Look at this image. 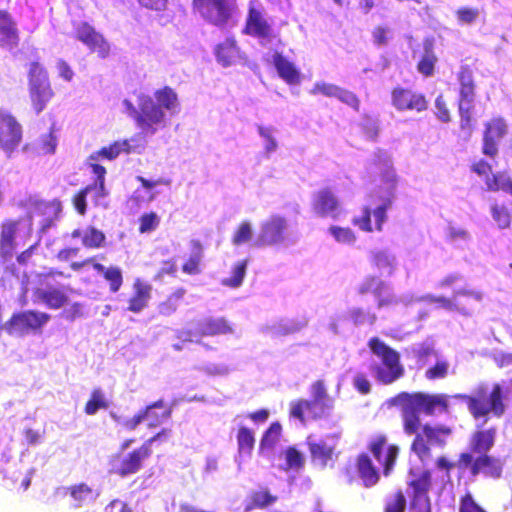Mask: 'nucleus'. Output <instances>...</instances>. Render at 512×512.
Masks as SVG:
<instances>
[{"label":"nucleus","mask_w":512,"mask_h":512,"mask_svg":"<svg viewBox=\"0 0 512 512\" xmlns=\"http://www.w3.org/2000/svg\"><path fill=\"white\" fill-rule=\"evenodd\" d=\"M389 406L399 407L404 433H413L421 427L420 414L434 416L449 412V396L443 393L400 392L388 400Z\"/></svg>","instance_id":"nucleus-1"},{"label":"nucleus","mask_w":512,"mask_h":512,"mask_svg":"<svg viewBox=\"0 0 512 512\" xmlns=\"http://www.w3.org/2000/svg\"><path fill=\"white\" fill-rule=\"evenodd\" d=\"M395 186V175L392 169H387L386 188L379 187L370 196L373 202H378L377 206L373 210L365 206L362 210V215L352 219V224L368 233L382 231L383 224L387 220V210L391 208L393 203Z\"/></svg>","instance_id":"nucleus-2"},{"label":"nucleus","mask_w":512,"mask_h":512,"mask_svg":"<svg viewBox=\"0 0 512 512\" xmlns=\"http://www.w3.org/2000/svg\"><path fill=\"white\" fill-rule=\"evenodd\" d=\"M461 399L474 419L486 418L490 413L501 417L506 410L504 392L500 384L493 385L488 391L486 385H479L472 394H459L455 396Z\"/></svg>","instance_id":"nucleus-3"},{"label":"nucleus","mask_w":512,"mask_h":512,"mask_svg":"<svg viewBox=\"0 0 512 512\" xmlns=\"http://www.w3.org/2000/svg\"><path fill=\"white\" fill-rule=\"evenodd\" d=\"M453 429L448 425L421 423L419 430L413 433H405L408 436L414 435L410 444V452L413 453L421 463L430 461L433 458L432 448L445 449Z\"/></svg>","instance_id":"nucleus-4"},{"label":"nucleus","mask_w":512,"mask_h":512,"mask_svg":"<svg viewBox=\"0 0 512 512\" xmlns=\"http://www.w3.org/2000/svg\"><path fill=\"white\" fill-rule=\"evenodd\" d=\"M457 80L459 82V127L467 136H471L475 127L473 103L476 84L473 78V69L469 65H461L457 73Z\"/></svg>","instance_id":"nucleus-5"},{"label":"nucleus","mask_w":512,"mask_h":512,"mask_svg":"<svg viewBox=\"0 0 512 512\" xmlns=\"http://www.w3.org/2000/svg\"><path fill=\"white\" fill-rule=\"evenodd\" d=\"M28 96L35 114L43 112L55 96L48 71L38 61L30 63L27 74Z\"/></svg>","instance_id":"nucleus-6"},{"label":"nucleus","mask_w":512,"mask_h":512,"mask_svg":"<svg viewBox=\"0 0 512 512\" xmlns=\"http://www.w3.org/2000/svg\"><path fill=\"white\" fill-rule=\"evenodd\" d=\"M368 346L373 354L379 357L382 365H375L372 371L376 379L385 385L392 384L404 375V368L400 363L398 352L381 341L378 337L369 340Z\"/></svg>","instance_id":"nucleus-7"},{"label":"nucleus","mask_w":512,"mask_h":512,"mask_svg":"<svg viewBox=\"0 0 512 512\" xmlns=\"http://www.w3.org/2000/svg\"><path fill=\"white\" fill-rule=\"evenodd\" d=\"M51 316L46 312L28 309L14 312L4 323L8 335L25 336L30 333H40L50 321Z\"/></svg>","instance_id":"nucleus-8"},{"label":"nucleus","mask_w":512,"mask_h":512,"mask_svg":"<svg viewBox=\"0 0 512 512\" xmlns=\"http://www.w3.org/2000/svg\"><path fill=\"white\" fill-rule=\"evenodd\" d=\"M460 465L466 467V472L472 477L482 475L485 478L498 480L503 475V460L489 453L474 456L468 451L460 452Z\"/></svg>","instance_id":"nucleus-9"},{"label":"nucleus","mask_w":512,"mask_h":512,"mask_svg":"<svg viewBox=\"0 0 512 512\" xmlns=\"http://www.w3.org/2000/svg\"><path fill=\"white\" fill-rule=\"evenodd\" d=\"M193 9L209 24L224 27L233 18L236 0H193Z\"/></svg>","instance_id":"nucleus-10"},{"label":"nucleus","mask_w":512,"mask_h":512,"mask_svg":"<svg viewBox=\"0 0 512 512\" xmlns=\"http://www.w3.org/2000/svg\"><path fill=\"white\" fill-rule=\"evenodd\" d=\"M63 275L61 271L50 270L36 276L38 287L34 290V295L50 309L57 310L68 304L66 287L53 286L51 283V279L55 276Z\"/></svg>","instance_id":"nucleus-11"},{"label":"nucleus","mask_w":512,"mask_h":512,"mask_svg":"<svg viewBox=\"0 0 512 512\" xmlns=\"http://www.w3.org/2000/svg\"><path fill=\"white\" fill-rule=\"evenodd\" d=\"M242 33L260 40L271 41L274 31L259 0H250Z\"/></svg>","instance_id":"nucleus-12"},{"label":"nucleus","mask_w":512,"mask_h":512,"mask_svg":"<svg viewBox=\"0 0 512 512\" xmlns=\"http://www.w3.org/2000/svg\"><path fill=\"white\" fill-rule=\"evenodd\" d=\"M367 450L382 467L383 475L389 476L395 467L400 451L399 447L389 443L386 434L378 433L369 440Z\"/></svg>","instance_id":"nucleus-13"},{"label":"nucleus","mask_w":512,"mask_h":512,"mask_svg":"<svg viewBox=\"0 0 512 512\" xmlns=\"http://www.w3.org/2000/svg\"><path fill=\"white\" fill-rule=\"evenodd\" d=\"M152 455L149 442H143L141 446L127 453L122 459L114 461L110 473L121 478L138 473L146 460Z\"/></svg>","instance_id":"nucleus-14"},{"label":"nucleus","mask_w":512,"mask_h":512,"mask_svg":"<svg viewBox=\"0 0 512 512\" xmlns=\"http://www.w3.org/2000/svg\"><path fill=\"white\" fill-rule=\"evenodd\" d=\"M165 114L162 108L150 97H143L139 103V112L135 122L143 134H154L164 122Z\"/></svg>","instance_id":"nucleus-15"},{"label":"nucleus","mask_w":512,"mask_h":512,"mask_svg":"<svg viewBox=\"0 0 512 512\" xmlns=\"http://www.w3.org/2000/svg\"><path fill=\"white\" fill-rule=\"evenodd\" d=\"M287 220L285 217L274 214L261 223L260 232L255 239L256 247L274 246L285 240L287 230Z\"/></svg>","instance_id":"nucleus-16"},{"label":"nucleus","mask_w":512,"mask_h":512,"mask_svg":"<svg viewBox=\"0 0 512 512\" xmlns=\"http://www.w3.org/2000/svg\"><path fill=\"white\" fill-rule=\"evenodd\" d=\"M75 37L83 43L91 53L105 59L110 55L111 47L104 36L87 22H81L75 26Z\"/></svg>","instance_id":"nucleus-17"},{"label":"nucleus","mask_w":512,"mask_h":512,"mask_svg":"<svg viewBox=\"0 0 512 512\" xmlns=\"http://www.w3.org/2000/svg\"><path fill=\"white\" fill-rule=\"evenodd\" d=\"M391 103L397 111L423 112L428 108V100L423 93L410 88L396 86L391 91Z\"/></svg>","instance_id":"nucleus-18"},{"label":"nucleus","mask_w":512,"mask_h":512,"mask_svg":"<svg viewBox=\"0 0 512 512\" xmlns=\"http://www.w3.org/2000/svg\"><path fill=\"white\" fill-rule=\"evenodd\" d=\"M508 133V125L504 118L493 117L484 124L482 153L490 158H495L498 154L499 141Z\"/></svg>","instance_id":"nucleus-19"},{"label":"nucleus","mask_w":512,"mask_h":512,"mask_svg":"<svg viewBox=\"0 0 512 512\" xmlns=\"http://www.w3.org/2000/svg\"><path fill=\"white\" fill-rule=\"evenodd\" d=\"M22 141V127L16 119L0 111V147L11 154Z\"/></svg>","instance_id":"nucleus-20"},{"label":"nucleus","mask_w":512,"mask_h":512,"mask_svg":"<svg viewBox=\"0 0 512 512\" xmlns=\"http://www.w3.org/2000/svg\"><path fill=\"white\" fill-rule=\"evenodd\" d=\"M329 408L330 405L325 402L314 399H298L289 404V416L305 423L306 420L322 418Z\"/></svg>","instance_id":"nucleus-21"},{"label":"nucleus","mask_w":512,"mask_h":512,"mask_svg":"<svg viewBox=\"0 0 512 512\" xmlns=\"http://www.w3.org/2000/svg\"><path fill=\"white\" fill-rule=\"evenodd\" d=\"M312 209L320 217L337 218L341 211V203L330 187L318 190L312 200Z\"/></svg>","instance_id":"nucleus-22"},{"label":"nucleus","mask_w":512,"mask_h":512,"mask_svg":"<svg viewBox=\"0 0 512 512\" xmlns=\"http://www.w3.org/2000/svg\"><path fill=\"white\" fill-rule=\"evenodd\" d=\"M217 62L223 67L236 65L246 60L245 53L239 47L234 37H227L214 48Z\"/></svg>","instance_id":"nucleus-23"},{"label":"nucleus","mask_w":512,"mask_h":512,"mask_svg":"<svg viewBox=\"0 0 512 512\" xmlns=\"http://www.w3.org/2000/svg\"><path fill=\"white\" fill-rule=\"evenodd\" d=\"M355 469L365 488L376 486L381 479L379 468L373 463L371 456L362 452L355 458Z\"/></svg>","instance_id":"nucleus-24"},{"label":"nucleus","mask_w":512,"mask_h":512,"mask_svg":"<svg viewBox=\"0 0 512 512\" xmlns=\"http://www.w3.org/2000/svg\"><path fill=\"white\" fill-rule=\"evenodd\" d=\"M386 288L385 282L379 277L368 275L360 283L357 291L360 295L373 294L377 299V307L381 309L396 302L392 296L385 295Z\"/></svg>","instance_id":"nucleus-25"},{"label":"nucleus","mask_w":512,"mask_h":512,"mask_svg":"<svg viewBox=\"0 0 512 512\" xmlns=\"http://www.w3.org/2000/svg\"><path fill=\"white\" fill-rule=\"evenodd\" d=\"M497 429L490 427L487 429H476L469 438V447L473 455L488 453L495 445Z\"/></svg>","instance_id":"nucleus-26"},{"label":"nucleus","mask_w":512,"mask_h":512,"mask_svg":"<svg viewBox=\"0 0 512 512\" xmlns=\"http://www.w3.org/2000/svg\"><path fill=\"white\" fill-rule=\"evenodd\" d=\"M133 294L128 300L127 310L133 313H139L148 306L151 299L152 286L140 279L133 283Z\"/></svg>","instance_id":"nucleus-27"},{"label":"nucleus","mask_w":512,"mask_h":512,"mask_svg":"<svg viewBox=\"0 0 512 512\" xmlns=\"http://www.w3.org/2000/svg\"><path fill=\"white\" fill-rule=\"evenodd\" d=\"M278 500V497L271 493L268 487H260L259 489L252 490L246 498L244 505V512H250L255 509L264 510Z\"/></svg>","instance_id":"nucleus-28"},{"label":"nucleus","mask_w":512,"mask_h":512,"mask_svg":"<svg viewBox=\"0 0 512 512\" xmlns=\"http://www.w3.org/2000/svg\"><path fill=\"white\" fill-rule=\"evenodd\" d=\"M196 332L200 336H217L232 333L233 328L224 317H209L204 318L197 323Z\"/></svg>","instance_id":"nucleus-29"},{"label":"nucleus","mask_w":512,"mask_h":512,"mask_svg":"<svg viewBox=\"0 0 512 512\" xmlns=\"http://www.w3.org/2000/svg\"><path fill=\"white\" fill-rule=\"evenodd\" d=\"M273 64L279 75L288 85H297L301 82V73L295 65L281 53L273 54Z\"/></svg>","instance_id":"nucleus-30"},{"label":"nucleus","mask_w":512,"mask_h":512,"mask_svg":"<svg viewBox=\"0 0 512 512\" xmlns=\"http://www.w3.org/2000/svg\"><path fill=\"white\" fill-rule=\"evenodd\" d=\"M432 485L431 473L428 470L416 475L408 482V487L412 489L410 502L430 501L429 491Z\"/></svg>","instance_id":"nucleus-31"},{"label":"nucleus","mask_w":512,"mask_h":512,"mask_svg":"<svg viewBox=\"0 0 512 512\" xmlns=\"http://www.w3.org/2000/svg\"><path fill=\"white\" fill-rule=\"evenodd\" d=\"M145 420L149 427H157L170 418L172 410L164 400L159 399L143 408Z\"/></svg>","instance_id":"nucleus-32"},{"label":"nucleus","mask_w":512,"mask_h":512,"mask_svg":"<svg viewBox=\"0 0 512 512\" xmlns=\"http://www.w3.org/2000/svg\"><path fill=\"white\" fill-rule=\"evenodd\" d=\"M424 52L417 63V71L424 77H431L435 72L438 58L434 52L432 40H425L423 43Z\"/></svg>","instance_id":"nucleus-33"},{"label":"nucleus","mask_w":512,"mask_h":512,"mask_svg":"<svg viewBox=\"0 0 512 512\" xmlns=\"http://www.w3.org/2000/svg\"><path fill=\"white\" fill-rule=\"evenodd\" d=\"M187 290L184 287L174 289L163 301L157 305V311L162 316L174 314L183 302Z\"/></svg>","instance_id":"nucleus-34"},{"label":"nucleus","mask_w":512,"mask_h":512,"mask_svg":"<svg viewBox=\"0 0 512 512\" xmlns=\"http://www.w3.org/2000/svg\"><path fill=\"white\" fill-rule=\"evenodd\" d=\"M192 252L188 259L182 264V272L187 275H197L201 273V264L203 260V245L198 240L191 242Z\"/></svg>","instance_id":"nucleus-35"},{"label":"nucleus","mask_w":512,"mask_h":512,"mask_svg":"<svg viewBox=\"0 0 512 512\" xmlns=\"http://www.w3.org/2000/svg\"><path fill=\"white\" fill-rule=\"evenodd\" d=\"M308 448L313 462L326 466L332 459L333 448L324 441H308Z\"/></svg>","instance_id":"nucleus-36"},{"label":"nucleus","mask_w":512,"mask_h":512,"mask_svg":"<svg viewBox=\"0 0 512 512\" xmlns=\"http://www.w3.org/2000/svg\"><path fill=\"white\" fill-rule=\"evenodd\" d=\"M485 184L488 191H503L510 195L512 194V179L506 172H497L492 176L487 177Z\"/></svg>","instance_id":"nucleus-37"},{"label":"nucleus","mask_w":512,"mask_h":512,"mask_svg":"<svg viewBox=\"0 0 512 512\" xmlns=\"http://www.w3.org/2000/svg\"><path fill=\"white\" fill-rule=\"evenodd\" d=\"M20 36L16 21L0 27V47L14 49L19 45Z\"/></svg>","instance_id":"nucleus-38"},{"label":"nucleus","mask_w":512,"mask_h":512,"mask_svg":"<svg viewBox=\"0 0 512 512\" xmlns=\"http://www.w3.org/2000/svg\"><path fill=\"white\" fill-rule=\"evenodd\" d=\"M370 264L373 269L380 272V274H386L390 276L394 272V259L387 253L377 251L372 253L370 256Z\"/></svg>","instance_id":"nucleus-39"},{"label":"nucleus","mask_w":512,"mask_h":512,"mask_svg":"<svg viewBox=\"0 0 512 512\" xmlns=\"http://www.w3.org/2000/svg\"><path fill=\"white\" fill-rule=\"evenodd\" d=\"M492 219L499 229H508L512 222V211L504 203H493L490 207Z\"/></svg>","instance_id":"nucleus-40"},{"label":"nucleus","mask_w":512,"mask_h":512,"mask_svg":"<svg viewBox=\"0 0 512 512\" xmlns=\"http://www.w3.org/2000/svg\"><path fill=\"white\" fill-rule=\"evenodd\" d=\"M109 402L105 397V394L100 388H95L90 394V398L84 406V412L87 415H94L101 409H107Z\"/></svg>","instance_id":"nucleus-41"},{"label":"nucleus","mask_w":512,"mask_h":512,"mask_svg":"<svg viewBox=\"0 0 512 512\" xmlns=\"http://www.w3.org/2000/svg\"><path fill=\"white\" fill-rule=\"evenodd\" d=\"M88 165L91 168L92 172L96 175L95 182L93 184H89V186H94L95 189V197L104 198L107 196V191L105 189V175L106 169L104 166L100 165L98 161H89Z\"/></svg>","instance_id":"nucleus-42"},{"label":"nucleus","mask_w":512,"mask_h":512,"mask_svg":"<svg viewBox=\"0 0 512 512\" xmlns=\"http://www.w3.org/2000/svg\"><path fill=\"white\" fill-rule=\"evenodd\" d=\"M81 241L83 246L86 248L99 249L105 245L106 236L101 230L93 226H89L85 230Z\"/></svg>","instance_id":"nucleus-43"},{"label":"nucleus","mask_w":512,"mask_h":512,"mask_svg":"<svg viewBox=\"0 0 512 512\" xmlns=\"http://www.w3.org/2000/svg\"><path fill=\"white\" fill-rule=\"evenodd\" d=\"M435 466L439 471L445 472L447 476H450L453 469H457L458 479H461L466 473V467L460 465V453L458 454L456 462L451 461L446 455L437 457Z\"/></svg>","instance_id":"nucleus-44"},{"label":"nucleus","mask_w":512,"mask_h":512,"mask_svg":"<svg viewBox=\"0 0 512 512\" xmlns=\"http://www.w3.org/2000/svg\"><path fill=\"white\" fill-rule=\"evenodd\" d=\"M68 490L71 498L76 501L78 505H82L88 500L95 499L98 495L97 493H94L93 489L86 483L72 485Z\"/></svg>","instance_id":"nucleus-45"},{"label":"nucleus","mask_w":512,"mask_h":512,"mask_svg":"<svg viewBox=\"0 0 512 512\" xmlns=\"http://www.w3.org/2000/svg\"><path fill=\"white\" fill-rule=\"evenodd\" d=\"M16 225L9 224L0 234V251L3 255H11L15 245Z\"/></svg>","instance_id":"nucleus-46"},{"label":"nucleus","mask_w":512,"mask_h":512,"mask_svg":"<svg viewBox=\"0 0 512 512\" xmlns=\"http://www.w3.org/2000/svg\"><path fill=\"white\" fill-rule=\"evenodd\" d=\"M247 265V259L237 262L233 267L232 276L223 279L222 284L226 287L238 288L242 284L244 277L246 275Z\"/></svg>","instance_id":"nucleus-47"},{"label":"nucleus","mask_w":512,"mask_h":512,"mask_svg":"<svg viewBox=\"0 0 512 512\" xmlns=\"http://www.w3.org/2000/svg\"><path fill=\"white\" fill-rule=\"evenodd\" d=\"M155 98L161 108L167 110L174 109L177 106L178 98L176 92L169 86H165L155 92Z\"/></svg>","instance_id":"nucleus-48"},{"label":"nucleus","mask_w":512,"mask_h":512,"mask_svg":"<svg viewBox=\"0 0 512 512\" xmlns=\"http://www.w3.org/2000/svg\"><path fill=\"white\" fill-rule=\"evenodd\" d=\"M282 433V426L279 422H273L270 424L268 429L264 432L261 441L260 448H272L280 440Z\"/></svg>","instance_id":"nucleus-49"},{"label":"nucleus","mask_w":512,"mask_h":512,"mask_svg":"<svg viewBox=\"0 0 512 512\" xmlns=\"http://www.w3.org/2000/svg\"><path fill=\"white\" fill-rule=\"evenodd\" d=\"M237 443L239 452L250 453L254 447L255 438L251 429L241 426L237 432Z\"/></svg>","instance_id":"nucleus-50"},{"label":"nucleus","mask_w":512,"mask_h":512,"mask_svg":"<svg viewBox=\"0 0 512 512\" xmlns=\"http://www.w3.org/2000/svg\"><path fill=\"white\" fill-rule=\"evenodd\" d=\"M104 279L109 282V289L112 293L120 290L123 284L122 271L119 267L110 266L104 272Z\"/></svg>","instance_id":"nucleus-51"},{"label":"nucleus","mask_w":512,"mask_h":512,"mask_svg":"<svg viewBox=\"0 0 512 512\" xmlns=\"http://www.w3.org/2000/svg\"><path fill=\"white\" fill-rule=\"evenodd\" d=\"M252 234L251 224L248 221H242L234 231L231 239L232 244L235 246L242 245L251 240Z\"/></svg>","instance_id":"nucleus-52"},{"label":"nucleus","mask_w":512,"mask_h":512,"mask_svg":"<svg viewBox=\"0 0 512 512\" xmlns=\"http://www.w3.org/2000/svg\"><path fill=\"white\" fill-rule=\"evenodd\" d=\"M93 190L95 191L94 186L87 185L73 195L72 204L79 215L84 216L86 214V212H87L86 198H87V195Z\"/></svg>","instance_id":"nucleus-53"},{"label":"nucleus","mask_w":512,"mask_h":512,"mask_svg":"<svg viewBox=\"0 0 512 512\" xmlns=\"http://www.w3.org/2000/svg\"><path fill=\"white\" fill-rule=\"evenodd\" d=\"M160 224V218L155 212L144 213L139 218V232L147 233L154 231Z\"/></svg>","instance_id":"nucleus-54"},{"label":"nucleus","mask_w":512,"mask_h":512,"mask_svg":"<svg viewBox=\"0 0 512 512\" xmlns=\"http://www.w3.org/2000/svg\"><path fill=\"white\" fill-rule=\"evenodd\" d=\"M459 512H488L480 506L471 492H466L459 499Z\"/></svg>","instance_id":"nucleus-55"},{"label":"nucleus","mask_w":512,"mask_h":512,"mask_svg":"<svg viewBox=\"0 0 512 512\" xmlns=\"http://www.w3.org/2000/svg\"><path fill=\"white\" fill-rule=\"evenodd\" d=\"M119 145L115 144L114 142L108 146L102 147L98 151L92 153L88 160L89 161H99L101 158L107 159V160H113L117 158L119 153Z\"/></svg>","instance_id":"nucleus-56"},{"label":"nucleus","mask_w":512,"mask_h":512,"mask_svg":"<svg viewBox=\"0 0 512 512\" xmlns=\"http://www.w3.org/2000/svg\"><path fill=\"white\" fill-rule=\"evenodd\" d=\"M479 9L474 7L463 6L455 11V16L460 24H472L479 17Z\"/></svg>","instance_id":"nucleus-57"},{"label":"nucleus","mask_w":512,"mask_h":512,"mask_svg":"<svg viewBox=\"0 0 512 512\" xmlns=\"http://www.w3.org/2000/svg\"><path fill=\"white\" fill-rule=\"evenodd\" d=\"M406 498L402 490L394 493L392 499L386 502L384 512H405Z\"/></svg>","instance_id":"nucleus-58"},{"label":"nucleus","mask_w":512,"mask_h":512,"mask_svg":"<svg viewBox=\"0 0 512 512\" xmlns=\"http://www.w3.org/2000/svg\"><path fill=\"white\" fill-rule=\"evenodd\" d=\"M349 319L355 325H361L366 322L373 324L376 321V315L363 308H354L349 312Z\"/></svg>","instance_id":"nucleus-59"},{"label":"nucleus","mask_w":512,"mask_h":512,"mask_svg":"<svg viewBox=\"0 0 512 512\" xmlns=\"http://www.w3.org/2000/svg\"><path fill=\"white\" fill-rule=\"evenodd\" d=\"M285 459L288 469H300L304 465V458L295 447H288L285 451Z\"/></svg>","instance_id":"nucleus-60"},{"label":"nucleus","mask_w":512,"mask_h":512,"mask_svg":"<svg viewBox=\"0 0 512 512\" xmlns=\"http://www.w3.org/2000/svg\"><path fill=\"white\" fill-rule=\"evenodd\" d=\"M329 232L333 237L341 243H352L355 241L356 236L349 227L331 226Z\"/></svg>","instance_id":"nucleus-61"},{"label":"nucleus","mask_w":512,"mask_h":512,"mask_svg":"<svg viewBox=\"0 0 512 512\" xmlns=\"http://www.w3.org/2000/svg\"><path fill=\"white\" fill-rule=\"evenodd\" d=\"M340 86L326 82H317L314 84L310 93L313 95L321 94L326 97L337 98Z\"/></svg>","instance_id":"nucleus-62"},{"label":"nucleus","mask_w":512,"mask_h":512,"mask_svg":"<svg viewBox=\"0 0 512 512\" xmlns=\"http://www.w3.org/2000/svg\"><path fill=\"white\" fill-rule=\"evenodd\" d=\"M337 99L357 112L360 110V99L352 91L340 87Z\"/></svg>","instance_id":"nucleus-63"},{"label":"nucleus","mask_w":512,"mask_h":512,"mask_svg":"<svg viewBox=\"0 0 512 512\" xmlns=\"http://www.w3.org/2000/svg\"><path fill=\"white\" fill-rule=\"evenodd\" d=\"M448 373V363L445 361H438L426 370L425 376L429 380L444 378Z\"/></svg>","instance_id":"nucleus-64"}]
</instances>
